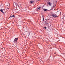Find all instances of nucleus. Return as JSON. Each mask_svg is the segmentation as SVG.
<instances>
[{"label":"nucleus","mask_w":65,"mask_h":65,"mask_svg":"<svg viewBox=\"0 0 65 65\" xmlns=\"http://www.w3.org/2000/svg\"><path fill=\"white\" fill-rule=\"evenodd\" d=\"M18 40V38H15L14 40V41H13L14 42V43H15V42H17Z\"/></svg>","instance_id":"obj_1"},{"label":"nucleus","mask_w":65,"mask_h":65,"mask_svg":"<svg viewBox=\"0 0 65 65\" xmlns=\"http://www.w3.org/2000/svg\"><path fill=\"white\" fill-rule=\"evenodd\" d=\"M10 17H11V18H12V16H11Z\"/></svg>","instance_id":"obj_10"},{"label":"nucleus","mask_w":65,"mask_h":65,"mask_svg":"<svg viewBox=\"0 0 65 65\" xmlns=\"http://www.w3.org/2000/svg\"><path fill=\"white\" fill-rule=\"evenodd\" d=\"M48 4H49V5L50 6H52V3H51L50 2H49L48 3Z\"/></svg>","instance_id":"obj_4"},{"label":"nucleus","mask_w":65,"mask_h":65,"mask_svg":"<svg viewBox=\"0 0 65 65\" xmlns=\"http://www.w3.org/2000/svg\"><path fill=\"white\" fill-rule=\"evenodd\" d=\"M17 6H18V5H17Z\"/></svg>","instance_id":"obj_14"},{"label":"nucleus","mask_w":65,"mask_h":65,"mask_svg":"<svg viewBox=\"0 0 65 65\" xmlns=\"http://www.w3.org/2000/svg\"><path fill=\"white\" fill-rule=\"evenodd\" d=\"M26 29H27V27H26Z\"/></svg>","instance_id":"obj_12"},{"label":"nucleus","mask_w":65,"mask_h":65,"mask_svg":"<svg viewBox=\"0 0 65 65\" xmlns=\"http://www.w3.org/2000/svg\"><path fill=\"white\" fill-rule=\"evenodd\" d=\"M38 0V1H40V0Z\"/></svg>","instance_id":"obj_13"},{"label":"nucleus","mask_w":65,"mask_h":65,"mask_svg":"<svg viewBox=\"0 0 65 65\" xmlns=\"http://www.w3.org/2000/svg\"><path fill=\"white\" fill-rule=\"evenodd\" d=\"M40 9V7H39L37 9V10H39Z\"/></svg>","instance_id":"obj_5"},{"label":"nucleus","mask_w":65,"mask_h":65,"mask_svg":"<svg viewBox=\"0 0 65 65\" xmlns=\"http://www.w3.org/2000/svg\"><path fill=\"white\" fill-rule=\"evenodd\" d=\"M43 22L44 21V18H43Z\"/></svg>","instance_id":"obj_8"},{"label":"nucleus","mask_w":65,"mask_h":65,"mask_svg":"<svg viewBox=\"0 0 65 65\" xmlns=\"http://www.w3.org/2000/svg\"><path fill=\"white\" fill-rule=\"evenodd\" d=\"M30 2L31 4H32V3H33L34 2V1H30Z\"/></svg>","instance_id":"obj_7"},{"label":"nucleus","mask_w":65,"mask_h":65,"mask_svg":"<svg viewBox=\"0 0 65 65\" xmlns=\"http://www.w3.org/2000/svg\"><path fill=\"white\" fill-rule=\"evenodd\" d=\"M12 18H14L15 17V16L14 15H13L12 16Z\"/></svg>","instance_id":"obj_9"},{"label":"nucleus","mask_w":65,"mask_h":65,"mask_svg":"<svg viewBox=\"0 0 65 65\" xmlns=\"http://www.w3.org/2000/svg\"><path fill=\"white\" fill-rule=\"evenodd\" d=\"M46 27H44L45 29H46Z\"/></svg>","instance_id":"obj_11"},{"label":"nucleus","mask_w":65,"mask_h":65,"mask_svg":"<svg viewBox=\"0 0 65 65\" xmlns=\"http://www.w3.org/2000/svg\"><path fill=\"white\" fill-rule=\"evenodd\" d=\"M54 18H57V15L56 14H53L51 15Z\"/></svg>","instance_id":"obj_2"},{"label":"nucleus","mask_w":65,"mask_h":65,"mask_svg":"<svg viewBox=\"0 0 65 65\" xmlns=\"http://www.w3.org/2000/svg\"><path fill=\"white\" fill-rule=\"evenodd\" d=\"M0 11L2 12L3 13H4V12H3V10L2 9H1V10H0Z\"/></svg>","instance_id":"obj_3"},{"label":"nucleus","mask_w":65,"mask_h":65,"mask_svg":"<svg viewBox=\"0 0 65 65\" xmlns=\"http://www.w3.org/2000/svg\"><path fill=\"white\" fill-rule=\"evenodd\" d=\"M43 10L44 11H47V10H47V9H44Z\"/></svg>","instance_id":"obj_6"}]
</instances>
